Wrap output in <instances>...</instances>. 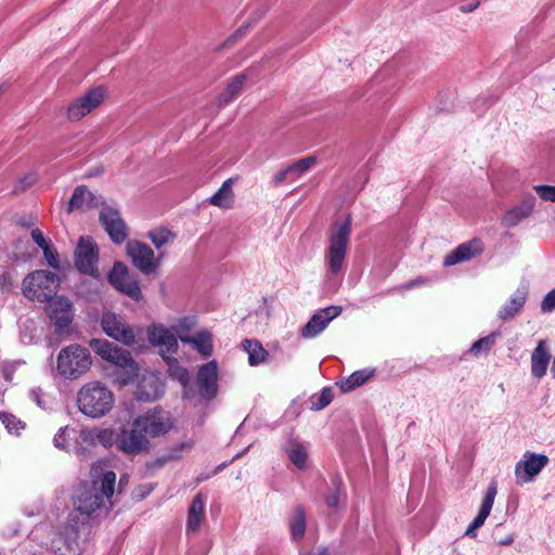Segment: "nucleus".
<instances>
[{"label":"nucleus","instance_id":"nucleus-1","mask_svg":"<svg viewBox=\"0 0 555 555\" xmlns=\"http://www.w3.org/2000/svg\"><path fill=\"white\" fill-rule=\"evenodd\" d=\"M104 467L105 463L102 461L91 466L92 483L77 489L74 496L75 508L69 514H76L80 519L88 521L87 517L106 515L112 509L116 474L113 470H104Z\"/></svg>","mask_w":555,"mask_h":555},{"label":"nucleus","instance_id":"nucleus-2","mask_svg":"<svg viewBox=\"0 0 555 555\" xmlns=\"http://www.w3.org/2000/svg\"><path fill=\"white\" fill-rule=\"evenodd\" d=\"M46 546L54 555H91V526L78 515L68 514L64 522L49 525Z\"/></svg>","mask_w":555,"mask_h":555},{"label":"nucleus","instance_id":"nucleus-3","mask_svg":"<svg viewBox=\"0 0 555 555\" xmlns=\"http://www.w3.org/2000/svg\"><path fill=\"white\" fill-rule=\"evenodd\" d=\"M115 403L113 391L102 382L86 383L77 393L79 411L88 417L100 418L107 415Z\"/></svg>","mask_w":555,"mask_h":555},{"label":"nucleus","instance_id":"nucleus-4","mask_svg":"<svg viewBox=\"0 0 555 555\" xmlns=\"http://www.w3.org/2000/svg\"><path fill=\"white\" fill-rule=\"evenodd\" d=\"M351 234L350 218L336 221L327 231V247L325 249V262L332 274L341 271L347 255V248Z\"/></svg>","mask_w":555,"mask_h":555},{"label":"nucleus","instance_id":"nucleus-5","mask_svg":"<svg viewBox=\"0 0 555 555\" xmlns=\"http://www.w3.org/2000/svg\"><path fill=\"white\" fill-rule=\"evenodd\" d=\"M91 364L89 350L78 344L62 348L56 359L57 373L66 379L79 378L89 371Z\"/></svg>","mask_w":555,"mask_h":555},{"label":"nucleus","instance_id":"nucleus-6","mask_svg":"<svg viewBox=\"0 0 555 555\" xmlns=\"http://www.w3.org/2000/svg\"><path fill=\"white\" fill-rule=\"evenodd\" d=\"M60 284L57 275L47 270L29 273L23 281L24 295L39 302H49L55 297Z\"/></svg>","mask_w":555,"mask_h":555},{"label":"nucleus","instance_id":"nucleus-7","mask_svg":"<svg viewBox=\"0 0 555 555\" xmlns=\"http://www.w3.org/2000/svg\"><path fill=\"white\" fill-rule=\"evenodd\" d=\"M89 345L103 360L126 371L125 375L118 378L120 384L126 385L130 383L133 376L137 375V364L127 351L105 339L93 338L90 340Z\"/></svg>","mask_w":555,"mask_h":555},{"label":"nucleus","instance_id":"nucleus-8","mask_svg":"<svg viewBox=\"0 0 555 555\" xmlns=\"http://www.w3.org/2000/svg\"><path fill=\"white\" fill-rule=\"evenodd\" d=\"M151 449V442L140 425L134 420L122 425L118 430L117 450L127 456L145 454Z\"/></svg>","mask_w":555,"mask_h":555},{"label":"nucleus","instance_id":"nucleus-9","mask_svg":"<svg viewBox=\"0 0 555 555\" xmlns=\"http://www.w3.org/2000/svg\"><path fill=\"white\" fill-rule=\"evenodd\" d=\"M134 425H140L147 438L166 435L173 426L169 412L155 408L134 418Z\"/></svg>","mask_w":555,"mask_h":555},{"label":"nucleus","instance_id":"nucleus-10","mask_svg":"<svg viewBox=\"0 0 555 555\" xmlns=\"http://www.w3.org/2000/svg\"><path fill=\"white\" fill-rule=\"evenodd\" d=\"M545 454L526 451L515 465V477L518 485L529 483L548 464Z\"/></svg>","mask_w":555,"mask_h":555},{"label":"nucleus","instance_id":"nucleus-11","mask_svg":"<svg viewBox=\"0 0 555 555\" xmlns=\"http://www.w3.org/2000/svg\"><path fill=\"white\" fill-rule=\"evenodd\" d=\"M99 251L90 236H82L75 250V264L79 272L92 276L98 275Z\"/></svg>","mask_w":555,"mask_h":555},{"label":"nucleus","instance_id":"nucleus-12","mask_svg":"<svg viewBox=\"0 0 555 555\" xmlns=\"http://www.w3.org/2000/svg\"><path fill=\"white\" fill-rule=\"evenodd\" d=\"M127 254L134 267L146 275L155 272L160 264V260L155 257L154 250L149 245L139 241L128 242Z\"/></svg>","mask_w":555,"mask_h":555},{"label":"nucleus","instance_id":"nucleus-13","mask_svg":"<svg viewBox=\"0 0 555 555\" xmlns=\"http://www.w3.org/2000/svg\"><path fill=\"white\" fill-rule=\"evenodd\" d=\"M101 327L104 333L113 339L130 346L134 343L133 328L124 319L114 312H105L101 318Z\"/></svg>","mask_w":555,"mask_h":555},{"label":"nucleus","instance_id":"nucleus-14","mask_svg":"<svg viewBox=\"0 0 555 555\" xmlns=\"http://www.w3.org/2000/svg\"><path fill=\"white\" fill-rule=\"evenodd\" d=\"M47 311L59 334L64 333L73 321V305L63 296L49 300Z\"/></svg>","mask_w":555,"mask_h":555},{"label":"nucleus","instance_id":"nucleus-15","mask_svg":"<svg viewBox=\"0 0 555 555\" xmlns=\"http://www.w3.org/2000/svg\"><path fill=\"white\" fill-rule=\"evenodd\" d=\"M340 306H330L317 311L307 324L300 330V335L305 339H311L320 335L332 320L341 313Z\"/></svg>","mask_w":555,"mask_h":555},{"label":"nucleus","instance_id":"nucleus-16","mask_svg":"<svg viewBox=\"0 0 555 555\" xmlns=\"http://www.w3.org/2000/svg\"><path fill=\"white\" fill-rule=\"evenodd\" d=\"M199 396L207 401L218 393V363L215 360L199 366L196 377Z\"/></svg>","mask_w":555,"mask_h":555},{"label":"nucleus","instance_id":"nucleus-17","mask_svg":"<svg viewBox=\"0 0 555 555\" xmlns=\"http://www.w3.org/2000/svg\"><path fill=\"white\" fill-rule=\"evenodd\" d=\"M104 89L94 88L86 92L81 98L75 100L67 108V117L70 120H79L96 108L104 100Z\"/></svg>","mask_w":555,"mask_h":555},{"label":"nucleus","instance_id":"nucleus-18","mask_svg":"<svg viewBox=\"0 0 555 555\" xmlns=\"http://www.w3.org/2000/svg\"><path fill=\"white\" fill-rule=\"evenodd\" d=\"M104 89L94 88L86 92L81 98L75 100L67 108V117L70 120H79L96 108L104 100Z\"/></svg>","mask_w":555,"mask_h":555},{"label":"nucleus","instance_id":"nucleus-19","mask_svg":"<svg viewBox=\"0 0 555 555\" xmlns=\"http://www.w3.org/2000/svg\"><path fill=\"white\" fill-rule=\"evenodd\" d=\"M100 221L115 244H121L128 237V228L117 209L103 207L100 211Z\"/></svg>","mask_w":555,"mask_h":555},{"label":"nucleus","instance_id":"nucleus-20","mask_svg":"<svg viewBox=\"0 0 555 555\" xmlns=\"http://www.w3.org/2000/svg\"><path fill=\"white\" fill-rule=\"evenodd\" d=\"M109 283L121 293L134 300L142 298L139 283L129 275L128 269L121 262H116L108 274Z\"/></svg>","mask_w":555,"mask_h":555},{"label":"nucleus","instance_id":"nucleus-21","mask_svg":"<svg viewBox=\"0 0 555 555\" xmlns=\"http://www.w3.org/2000/svg\"><path fill=\"white\" fill-rule=\"evenodd\" d=\"M149 341L159 348V352L165 360L167 354H173L178 350V340L176 334L163 324H153L147 328Z\"/></svg>","mask_w":555,"mask_h":555},{"label":"nucleus","instance_id":"nucleus-22","mask_svg":"<svg viewBox=\"0 0 555 555\" xmlns=\"http://www.w3.org/2000/svg\"><path fill=\"white\" fill-rule=\"evenodd\" d=\"M496 494H498V485H496V481L492 480L489 483L488 489L483 495L478 515L474 518V520L469 524V526L467 527V529L465 531L466 537H469V538L476 537L477 529L480 528L481 526H483L486 519L488 518V516L491 513Z\"/></svg>","mask_w":555,"mask_h":555},{"label":"nucleus","instance_id":"nucleus-23","mask_svg":"<svg viewBox=\"0 0 555 555\" xmlns=\"http://www.w3.org/2000/svg\"><path fill=\"white\" fill-rule=\"evenodd\" d=\"M483 251V244L479 238H473L466 243L459 245L454 250L449 253L444 259L443 264L451 267L460 262L468 261Z\"/></svg>","mask_w":555,"mask_h":555},{"label":"nucleus","instance_id":"nucleus-24","mask_svg":"<svg viewBox=\"0 0 555 555\" xmlns=\"http://www.w3.org/2000/svg\"><path fill=\"white\" fill-rule=\"evenodd\" d=\"M528 286H519L509 298L501 306L498 311V318L502 321L514 319L524 308L528 299Z\"/></svg>","mask_w":555,"mask_h":555},{"label":"nucleus","instance_id":"nucleus-25","mask_svg":"<svg viewBox=\"0 0 555 555\" xmlns=\"http://www.w3.org/2000/svg\"><path fill=\"white\" fill-rule=\"evenodd\" d=\"M163 392L164 387L158 376L147 373L142 375L137 385L135 398L140 401L150 402L157 400Z\"/></svg>","mask_w":555,"mask_h":555},{"label":"nucleus","instance_id":"nucleus-26","mask_svg":"<svg viewBox=\"0 0 555 555\" xmlns=\"http://www.w3.org/2000/svg\"><path fill=\"white\" fill-rule=\"evenodd\" d=\"M551 360V353L545 340L538 341L537 347L531 353V374L533 377L541 379L547 371Z\"/></svg>","mask_w":555,"mask_h":555},{"label":"nucleus","instance_id":"nucleus-27","mask_svg":"<svg viewBox=\"0 0 555 555\" xmlns=\"http://www.w3.org/2000/svg\"><path fill=\"white\" fill-rule=\"evenodd\" d=\"M205 515V500L204 496L198 493L192 500V503L189 507L188 513V521H186V532H197L202 520Z\"/></svg>","mask_w":555,"mask_h":555},{"label":"nucleus","instance_id":"nucleus-28","mask_svg":"<svg viewBox=\"0 0 555 555\" xmlns=\"http://www.w3.org/2000/svg\"><path fill=\"white\" fill-rule=\"evenodd\" d=\"M180 339L182 343L192 345L204 357L212 353V336L207 330L199 331L194 336L180 335Z\"/></svg>","mask_w":555,"mask_h":555},{"label":"nucleus","instance_id":"nucleus-29","mask_svg":"<svg viewBox=\"0 0 555 555\" xmlns=\"http://www.w3.org/2000/svg\"><path fill=\"white\" fill-rule=\"evenodd\" d=\"M73 440L74 443L72 452L76 453L78 456H85L92 448L96 446L93 428H83L80 430L75 429Z\"/></svg>","mask_w":555,"mask_h":555},{"label":"nucleus","instance_id":"nucleus-30","mask_svg":"<svg viewBox=\"0 0 555 555\" xmlns=\"http://www.w3.org/2000/svg\"><path fill=\"white\" fill-rule=\"evenodd\" d=\"M284 450L288 456V460L298 469L302 470L307 467L308 450H307V447L302 442H300L296 439H291L284 447Z\"/></svg>","mask_w":555,"mask_h":555},{"label":"nucleus","instance_id":"nucleus-31","mask_svg":"<svg viewBox=\"0 0 555 555\" xmlns=\"http://www.w3.org/2000/svg\"><path fill=\"white\" fill-rule=\"evenodd\" d=\"M233 184V178L227 179L220 189L209 198V203L224 209L232 208L234 204Z\"/></svg>","mask_w":555,"mask_h":555},{"label":"nucleus","instance_id":"nucleus-32","mask_svg":"<svg viewBox=\"0 0 555 555\" xmlns=\"http://www.w3.org/2000/svg\"><path fill=\"white\" fill-rule=\"evenodd\" d=\"M374 374L372 370H360L350 374L347 378L341 379L337 385L343 392H349L364 385Z\"/></svg>","mask_w":555,"mask_h":555},{"label":"nucleus","instance_id":"nucleus-33","mask_svg":"<svg viewBox=\"0 0 555 555\" xmlns=\"http://www.w3.org/2000/svg\"><path fill=\"white\" fill-rule=\"evenodd\" d=\"M535 204L533 196L529 197L521 206L515 207L506 212L504 223L508 227H514L522 219L528 217L532 211Z\"/></svg>","mask_w":555,"mask_h":555},{"label":"nucleus","instance_id":"nucleus-34","mask_svg":"<svg viewBox=\"0 0 555 555\" xmlns=\"http://www.w3.org/2000/svg\"><path fill=\"white\" fill-rule=\"evenodd\" d=\"M246 81V75H236L225 87V89L219 94L218 102L221 106L227 105L233 99H235Z\"/></svg>","mask_w":555,"mask_h":555},{"label":"nucleus","instance_id":"nucleus-35","mask_svg":"<svg viewBox=\"0 0 555 555\" xmlns=\"http://www.w3.org/2000/svg\"><path fill=\"white\" fill-rule=\"evenodd\" d=\"M291 534L294 540H300L306 532V511L298 505L294 508L289 518Z\"/></svg>","mask_w":555,"mask_h":555},{"label":"nucleus","instance_id":"nucleus-36","mask_svg":"<svg viewBox=\"0 0 555 555\" xmlns=\"http://www.w3.org/2000/svg\"><path fill=\"white\" fill-rule=\"evenodd\" d=\"M243 349L248 354V363L251 366L259 365L264 362L268 352L257 340L246 339L243 341Z\"/></svg>","mask_w":555,"mask_h":555},{"label":"nucleus","instance_id":"nucleus-37","mask_svg":"<svg viewBox=\"0 0 555 555\" xmlns=\"http://www.w3.org/2000/svg\"><path fill=\"white\" fill-rule=\"evenodd\" d=\"M169 364V375L178 380L182 386H183V389H184V393L183 396L184 397H188L189 396V383H190V374L188 372L186 369L178 365V363L176 361H172L170 360V358H168V360H166Z\"/></svg>","mask_w":555,"mask_h":555},{"label":"nucleus","instance_id":"nucleus-38","mask_svg":"<svg viewBox=\"0 0 555 555\" xmlns=\"http://www.w3.org/2000/svg\"><path fill=\"white\" fill-rule=\"evenodd\" d=\"M75 434V429L74 428H69V427H61L57 433L54 435V438H53V444L55 448L60 449V450H65V451H72L73 449V443H74V440H73V436Z\"/></svg>","mask_w":555,"mask_h":555},{"label":"nucleus","instance_id":"nucleus-39","mask_svg":"<svg viewBox=\"0 0 555 555\" xmlns=\"http://www.w3.org/2000/svg\"><path fill=\"white\" fill-rule=\"evenodd\" d=\"M96 444L104 448H111L114 444L117 447L118 431L115 433L112 428H93Z\"/></svg>","mask_w":555,"mask_h":555},{"label":"nucleus","instance_id":"nucleus-40","mask_svg":"<svg viewBox=\"0 0 555 555\" xmlns=\"http://www.w3.org/2000/svg\"><path fill=\"white\" fill-rule=\"evenodd\" d=\"M315 163L317 158L314 156H308L288 165L287 171H289L292 179L295 180L312 168Z\"/></svg>","mask_w":555,"mask_h":555},{"label":"nucleus","instance_id":"nucleus-41","mask_svg":"<svg viewBox=\"0 0 555 555\" xmlns=\"http://www.w3.org/2000/svg\"><path fill=\"white\" fill-rule=\"evenodd\" d=\"M91 201V192L86 186H77L69 199L68 210L81 208Z\"/></svg>","mask_w":555,"mask_h":555},{"label":"nucleus","instance_id":"nucleus-42","mask_svg":"<svg viewBox=\"0 0 555 555\" xmlns=\"http://www.w3.org/2000/svg\"><path fill=\"white\" fill-rule=\"evenodd\" d=\"M147 237L152 241L156 248H162L164 245L175 240V234L164 228L155 229L147 233Z\"/></svg>","mask_w":555,"mask_h":555},{"label":"nucleus","instance_id":"nucleus-43","mask_svg":"<svg viewBox=\"0 0 555 555\" xmlns=\"http://www.w3.org/2000/svg\"><path fill=\"white\" fill-rule=\"evenodd\" d=\"M498 336L499 334L493 332L482 338H479L472 345L469 352L474 356H478L481 352H488L494 345Z\"/></svg>","mask_w":555,"mask_h":555},{"label":"nucleus","instance_id":"nucleus-44","mask_svg":"<svg viewBox=\"0 0 555 555\" xmlns=\"http://www.w3.org/2000/svg\"><path fill=\"white\" fill-rule=\"evenodd\" d=\"M0 421L10 433L18 434L24 428V424L13 414L0 412Z\"/></svg>","mask_w":555,"mask_h":555},{"label":"nucleus","instance_id":"nucleus-45","mask_svg":"<svg viewBox=\"0 0 555 555\" xmlns=\"http://www.w3.org/2000/svg\"><path fill=\"white\" fill-rule=\"evenodd\" d=\"M534 191L543 201L555 202V186L538 184L533 186Z\"/></svg>","mask_w":555,"mask_h":555},{"label":"nucleus","instance_id":"nucleus-46","mask_svg":"<svg viewBox=\"0 0 555 555\" xmlns=\"http://www.w3.org/2000/svg\"><path fill=\"white\" fill-rule=\"evenodd\" d=\"M194 325H195V319L186 317V318L179 320V322L173 327V330H175V333L180 337V335H184V333H188Z\"/></svg>","mask_w":555,"mask_h":555},{"label":"nucleus","instance_id":"nucleus-47","mask_svg":"<svg viewBox=\"0 0 555 555\" xmlns=\"http://www.w3.org/2000/svg\"><path fill=\"white\" fill-rule=\"evenodd\" d=\"M334 485H335V489L325 499L326 505L331 509L337 508L339 505V502H340V491H339L340 481H334Z\"/></svg>","mask_w":555,"mask_h":555},{"label":"nucleus","instance_id":"nucleus-48","mask_svg":"<svg viewBox=\"0 0 555 555\" xmlns=\"http://www.w3.org/2000/svg\"><path fill=\"white\" fill-rule=\"evenodd\" d=\"M555 310V287L550 291L541 301V311L548 313Z\"/></svg>","mask_w":555,"mask_h":555},{"label":"nucleus","instance_id":"nucleus-49","mask_svg":"<svg viewBox=\"0 0 555 555\" xmlns=\"http://www.w3.org/2000/svg\"><path fill=\"white\" fill-rule=\"evenodd\" d=\"M43 251V256L48 262V264L54 269H60V263L57 259V253L55 249H52L50 245L44 246L41 248Z\"/></svg>","mask_w":555,"mask_h":555},{"label":"nucleus","instance_id":"nucleus-50","mask_svg":"<svg viewBox=\"0 0 555 555\" xmlns=\"http://www.w3.org/2000/svg\"><path fill=\"white\" fill-rule=\"evenodd\" d=\"M333 400L332 390L330 388H324L321 391V395L319 397V401L317 403V410L324 409Z\"/></svg>","mask_w":555,"mask_h":555},{"label":"nucleus","instance_id":"nucleus-51","mask_svg":"<svg viewBox=\"0 0 555 555\" xmlns=\"http://www.w3.org/2000/svg\"><path fill=\"white\" fill-rule=\"evenodd\" d=\"M13 287V279L9 272L3 271L0 273V289L2 292H9Z\"/></svg>","mask_w":555,"mask_h":555},{"label":"nucleus","instance_id":"nucleus-52","mask_svg":"<svg viewBox=\"0 0 555 555\" xmlns=\"http://www.w3.org/2000/svg\"><path fill=\"white\" fill-rule=\"evenodd\" d=\"M426 283H428V279L426 278H417V279H414L403 285H401L399 287V289L401 292H404V291H408V289H411V288H414V287H418V286H422V285H425Z\"/></svg>","mask_w":555,"mask_h":555},{"label":"nucleus","instance_id":"nucleus-53","mask_svg":"<svg viewBox=\"0 0 555 555\" xmlns=\"http://www.w3.org/2000/svg\"><path fill=\"white\" fill-rule=\"evenodd\" d=\"M31 238L34 242L40 247L43 248L44 246L49 245L46 237L43 236L42 232L39 229L31 230Z\"/></svg>","mask_w":555,"mask_h":555},{"label":"nucleus","instance_id":"nucleus-54","mask_svg":"<svg viewBox=\"0 0 555 555\" xmlns=\"http://www.w3.org/2000/svg\"><path fill=\"white\" fill-rule=\"evenodd\" d=\"M288 177H292L289 171H287V167H285L284 169H282L281 171H279L274 177H273V182L275 184H281L283 183Z\"/></svg>","mask_w":555,"mask_h":555},{"label":"nucleus","instance_id":"nucleus-55","mask_svg":"<svg viewBox=\"0 0 555 555\" xmlns=\"http://www.w3.org/2000/svg\"><path fill=\"white\" fill-rule=\"evenodd\" d=\"M513 541H514V537L513 535H508L506 539L501 540L498 543L500 545H508V544L513 543Z\"/></svg>","mask_w":555,"mask_h":555},{"label":"nucleus","instance_id":"nucleus-56","mask_svg":"<svg viewBox=\"0 0 555 555\" xmlns=\"http://www.w3.org/2000/svg\"><path fill=\"white\" fill-rule=\"evenodd\" d=\"M302 555H327V552H326V550H323L319 553H307V554H302Z\"/></svg>","mask_w":555,"mask_h":555},{"label":"nucleus","instance_id":"nucleus-57","mask_svg":"<svg viewBox=\"0 0 555 555\" xmlns=\"http://www.w3.org/2000/svg\"><path fill=\"white\" fill-rule=\"evenodd\" d=\"M476 8V5H469V10L468 11H473L474 9Z\"/></svg>","mask_w":555,"mask_h":555},{"label":"nucleus","instance_id":"nucleus-58","mask_svg":"<svg viewBox=\"0 0 555 555\" xmlns=\"http://www.w3.org/2000/svg\"><path fill=\"white\" fill-rule=\"evenodd\" d=\"M476 8V5H469V10L468 11H473L474 9Z\"/></svg>","mask_w":555,"mask_h":555},{"label":"nucleus","instance_id":"nucleus-59","mask_svg":"<svg viewBox=\"0 0 555 555\" xmlns=\"http://www.w3.org/2000/svg\"><path fill=\"white\" fill-rule=\"evenodd\" d=\"M119 482H126V479L120 478Z\"/></svg>","mask_w":555,"mask_h":555},{"label":"nucleus","instance_id":"nucleus-60","mask_svg":"<svg viewBox=\"0 0 555 555\" xmlns=\"http://www.w3.org/2000/svg\"><path fill=\"white\" fill-rule=\"evenodd\" d=\"M119 482H126V479L120 478Z\"/></svg>","mask_w":555,"mask_h":555}]
</instances>
